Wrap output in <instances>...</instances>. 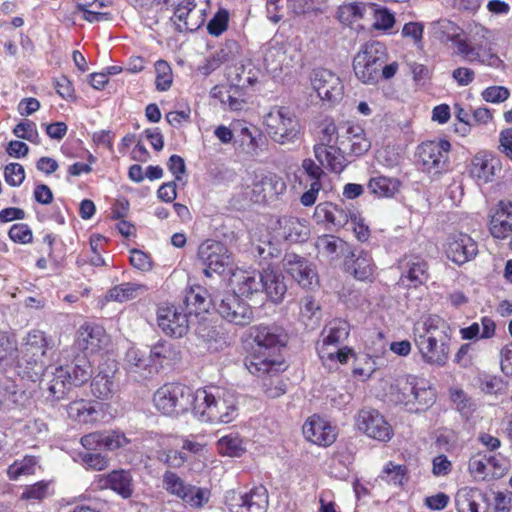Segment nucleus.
Returning <instances> with one entry per match:
<instances>
[{
  "mask_svg": "<svg viewBox=\"0 0 512 512\" xmlns=\"http://www.w3.org/2000/svg\"><path fill=\"white\" fill-rule=\"evenodd\" d=\"M436 401V390L424 379L417 380L409 412L419 413L429 409Z\"/></svg>",
  "mask_w": 512,
  "mask_h": 512,
  "instance_id": "37",
  "label": "nucleus"
},
{
  "mask_svg": "<svg viewBox=\"0 0 512 512\" xmlns=\"http://www.w3.org/2000/svg\"><path fill=\"white\" fill-rule=\"evenodd\" d=\"M211 498V491L206 487H199L187 483L180 499L187 507L193 509H202Z\"/></svg>",
  "mask_w": 512,
  "mask_h": 512,
  "instance_id": "47",
  "label": "nucleus"
},
{
  "mask_svg": "<svg viewBox=\"0 0 512 512\" xmlns=\"http://www.w3.org/2000/svg\"><path fill=\"white\" fill-rule=\"evenodd\" d=\"M150 351L157 367L163 366L164 363L178 362L182 358L180 346L169 341H159L150 348Z\"/></svg>",
  "mask_w": 512,
  "mask_h": 512,
  "instance_id": "40",
  "label": "nucleus"
},
{
  "mask_svg": "<svg viewBox=\"0 0 512 512\" xmlns=\"http://www.w3.org/2000/svg\"><path fill=\"white\" fill-rule=\"evenodd\" d=\"M450 148L446 140L423 142L416 150L417 164L423 172L439 175L448 169Z\"/></svg>",
  "mask_w": 512,
  "mask_h": 512,
  "instance_id": "8",
  "label": "nucleus"
},
{
  "mask_svg": "<svg viewBox=\"0 0 512 512\" xmlns=\"http://www.w3.org/2000/svg\"><path fill=\"white\" fill-rule=\"evenodd\" d=\"M38 460L34 456H25L21 460H16L7 469V475L10 480H17L21 476H28L35 473Z\"/></svg>",
  "mask_w": 512,
  "mask_h": 512,
  "instance_id": "53",
  "label": "nucleus"
},
{
  "mask_svg": "<svg viewBox=\"0 0 512 512\" xmlns=\"http://www.w3.org/2000/svg\"><path fill=\"white\" fill-rule=\"evenodd\" d=\"M350 255L351 263L346 259V265L348 269L353 273L354 277L359 280H367L373 275L374 266L372 264V259L367 252L359 251L354 252L350 251L346 255V258Z\"/></svg>",
  "mask_w": 512,
  "mask_h": 512,
  "instance_id": "38",
  "label": "nucleus"
},
{
  "mask_svg": "<svg viewBox=\"0 0 512 512\" xmlns=\"http://www.w3.org/2000/svg\"><path fill=\"white\" fill-rule=\"evenodd\" d=\"M355 424L359 431L380 442H388L394 432L385 417L376 409L365 407L358 411Z\"/></svg>",
  "mask_w": 512,
  "mask_h": 512,
  "instance_id": "12",
  "label": "nucleus"
},
{
  "mask_svg": "<svg viewBox=\"0 0 512 512\" xmlns=\"http://www.w3.org/2000/svg\"><path fill=\"white\" fill-rule=\"evenodd\" d=\"M157 72L155 85L159 91H166L171 87L172 84V73L170 66L164 60H159L155 64Z\"/></svg>",
  "mask_w": 512,
  "mask_h": 512,
  "instance_id": "59",
  "label": "nucleus"
},
{
  "mask_svg": "<svg viewBox=\"0 0 512 512\" xmlns=\"http://www.w3.org/2000/svg\"><path fill=\"white\" fill-rule=\"evenodd\" d=\"M229 13L225 9H220L207 24L209 34L213 36L221 35L228 27Z\"/></svg>",
  "mask_w": 512,
  "mask_h": 512,
  "instance_id": "61",
  "label": "nucleus"
},
{
  "mask_svg": "<svg viewBox=\"0 0 512 512\" xmlns=\"http://www.w3.org/2000/svg\"><path fill=\"white\" fill-rule=\"evenodd\" d=\"M188 315L180 306L163 305L157 309V323L165 335L182 338L189 331Z\"/></svg>",
  "mask_w": 512,
  "mask_h": 512,
  "instance_id": "14",
  "label": "nucleus"
},
{
  "mask_svg": "<svg viewBox=\"0 0 512 512\" xmlns=\"http://www.w3.org/2000/svg\"><path fill=\"white\" fill-rule=\"evenodd\" d=\"M188 482L182 479L177 473L166 471L163 474V488L170 494L179 498Z\"/></svg>",
  "mask_w": 512,
  "mask_h": 512,
  "instance_id": "57",
  "label": "nucleus"
},
{
  "mask_svg": "<svg viewBox=\"0 0 512 512\" xmlns=\"http://www.w3.org/2000/svg\"><path fill=\"white\" fill-rule=\"evenodd\" d=\"M417 380V377L409 375L398 380L397 384L392 387L391 395L395 404L403 405L407 411H409V407L412 405Z\"/></svg>",
  "mask_w": 512,
  "mask_h": 512,
  "instance_id": "43",
  "label": "nucleus"
},
{
  "mask_svg": "<svg viewBox=\"0 0 512 512\" xmlns=\"http://www.w3.org/2000/svg\"><path fill=\"white\" fill-rule=\"evenodd\" d=\"M398 268L401 272L398 284L405 288H416L428 280V264L418 255H405Z\"/></svg>",
  "mask_w": 512,
  "mask_h": 512,
  "instance_id": "17",
  "label": "nucleus"
},
{
  "mask_svg": "<svg viewBox=\"0 0 512 512\" xmlns=\"http://www.w3.org/2000/svg\"><path fill=\"white\" fill-rule=\"evenodd\" d=\"M215 308L226 321L239 326H245L253 320L251 306L236 293L227 292L215 299Z\"/></svg>",
  "mask_w": 512,
  "mask_h": 512,
  "instance_id": "13",
  "label": "nucleus"
},
{
  "mask_svg": "<svg viewBox=\"0 0 512 512\" xmlns=\"http://www.w3.org/2000/svg\"><path fill=\"white\" fill-rule=\"evenodd\" d=\"M279 374H265L260 377L263 380L262 387L264 393L269 398H277L286 392V384L279 378Z\"/></svg>",
  "mask_w": 512,
  "mask_h": 512,
  "instance_id": "56",
  "label": "nucleus"
},
{
  "mask_svg": "<svg viewBox=\"0 0 512 512\" xmlns=\"http://www.w3.org/2000/svg\"><path fill=\"white\" fill-rule=\"evenodd\" d=\"M196 335L210 350H218L225 344L224 337L217 330L216 326L208 322H200L196 328Z\"/></svg>",
  "mask_w": 512,
  "mask_h": 512,
  "instance_id": "49",
  "label": "nucleus"
},
{
  "mask_svg": "<svg viewBox=\"0 0 512 512\" xmlns=\"http://www.w3.org/2000/svg\"><path fill=\"white\" fill-rule=\"evenodd\" d=\"M405 474L406 469L404 466L396 465L390 461L384 466L380 477L389 484L402 485Z\"/></svg>",
  "mask_w": 512,
  "mask_h": 512,
  "instance_id": "58",
  "label": "nucleus"
},
{
  "mask_svg": "<svg viewBox=\"0 0 512 512\" xmlns=\"http://www.w3.org/2000/svg\"><path fill=\"white\" fill-rule=\"evenodd\" d=\"M158 459L171 468H180L184 465L185 462L188 461V454L185 452L169 449L160 451L158 454Z\"/></svg>",
  "mask_w": 512,
  "mask_h": 512,
  "instance_id": "60",
  "label": "nucleus"
},
{
  "mask_svg": "<svg viewBox=\"0 0 512 512\" xmlns=\"http://www.w3.org/2000/svg\"><path fill=\"white\" fill-rule=\"evenodd\" d=\"M490 31L483 26H475L467 40L456 42L457 53L468 62H478L494 69L504 70L505 62L485 43Z\"/></svg>",
  "mask_w": 512,
  "mask_h": 512,
  "instance_id": "4",
  "label": "nucleus"
},
{
  "mask_svg": "<svg viewBox=\"0 0 512 512\" xmlns=\"http://www.w3.org/2000/svg\"><path fill=\"white\" fill-rule=\"evenodd\" d=\"M497 170H500V161L497 158L479 153L472 159L470 175L479 183L486 184L494 179Z\"/></svg>",
  "mask_w": 512,
  "mask_h": 512,
  "instance_id": "28",
  "label": "nucleus"
},
{
  "mask_svg": "<svg viewBox=\"0 0 512 512\" xmlns=\"http://www.w3.org/2000/svg\"><path fill=\"white\" fill-rule=\"evenodd\" d=\"M315 248L318 254L328 257L336 258L341 253L346 256L350 247L349 245L338 237L332 235H323L317 238Z\"/></svg>",
  "mask_w": 512,
  "mask_h": 512,
  "instance_id": "42",
  "label": "nucleus"
},
{
  "mask_svg": "<svg viewBox=\"0 0 512 512\" xmlns=\"http://www.w3.org/2000/svg\"><path fill=\"white\" fill-rule=\"evenodd\" d=\"M432 29L433 33L438 39L451 40L454 41L455 43L458 40H461L460 38H458L459 27L450 20L441 19L439 21H436L432 23Z\"/></svg>",
  "mask_w": 512,
  "mask_h": 512,
  "instance_id": "55",
  "label": "nucleus"
},
{
  "mask_svg": "<svg viewBox=\"0 0 512 512\" xmlns=\"http://www.w3.org/2000/svg\"><path fill=\"white\" fill-rule=\"evenodd\" d=\"M238 292L246 297L252 296L261 291L263 283V272L241 271L234 274Z\"/></svg>",
  "mask_w": 512,
  "mask_h": 512,
  "instance_id": "45",
  "label": "nucleus"
},
{
  "mask_svg": "<svg viewBox=\"0 0 512 512\" xmlns=\"http://www.w3.org/2000/svg\"><path fill=\"white\" fill-rule=\"evenodd\" d=\"M490 232L495 238L504 239L512 233V202L501 200L491 216Z\"/></svg>",
  "mask_w": 512,
  "mask_h": 512,
  "instance_id": "30",
  "label": "nucleus"
},
{
  "mask_svg": "<svg viewBox=\"0 0 512 512\" xmlns=\"http://www.w3.org/2000/svg\"><path fill=\"white\" fill-rule=\"evenodd\" d=\"M46 368V355L31 356L29 359L24 353L18 354L17 371L22 378L37 382Z\"/></svg>",
  "mask_w": 512,
  "mask_h": 512,
  "instance_id": "34",
  "label": "nucleus"
},
{
  "mask_svg": "<svg viewBox=\"0 0 512 512\" xmlns=\"http://www.w3.org/2000/svg\"><path fill=\"white\" fill-rule=\"evenodd\" d=\"M400 186L396 178L375 175L370 178L367 188L371 194L379 198L393 197Z\"/></svg>",
  "mask_w": 512,
  "mask_h": 512,
  "instance_id": "48",
  "label": "nucleus"
},
{
  "mask_svg": "<svg viewBox=\"0 0 512 512\" xmlns=\"http://www.w3.org/2000/svg\"><path fill=\"white\" fill-rule=\"evenodd\" d=\"M13 133L18 138L25 139L34 143H36L39 138L36 124L30 120H25L18 123L13 129Z\"/></svg>",
  "mask_w": 512,
  "mask_h": 512,
  "instance_id": "64",
  "label": "nucleus"
},
{
  "mask_svg": "<svg viewBox=\"0 0 512 512\" xmlns=\"http://www.w3.org/2000/svg\"><path fill=\"white\" fill-rule=\"evenodd\" d=\"M313 219L318 224L331 225L336 228L345 226L349 220V212L331 202L319 203L314 210Z\"/></svg>",
  "mask_w": 512,
  "mask_h": 512,
  "instance_id": "29",
  "label": "nucleus"
},
{
  "mask_svg": "<svg viewBox=\"0 0 512 512\" xmlns=\"http://www.w3.org/2000/svg\"><path fill=\"white\" fill-rule=\"evenodd\" d=\"M4 179L10 186H20L25 179L24 167L19 163L7 164L4 168Z\"/></svg>",
  "mask_w": 512,
  "mask_h": 512,
  "instance_id": "62",
  "label": "nucleus"
},
{
  "mask_svg": "<svg viewBox=\"0 0 512 512\" xmlns=\"http://www.w3.org/2000/svg\"><path fill=\"white\" fill-rule=\"evenodd\" d=\"M225 502L230 512H267L268 492L260 485L253 487L248 492H228Z\"/></svg>",
  "mask_w": 512,
  "mask_h": 512,
  "instance_id": "11",
  "label": "nucleus"
},
{
  "mask_svg": "<svg viewBox=\"0 0 512 512\" xmlns=\"http://www.w3.org/2000/svg\"><path fill=\"white\" fill-rule=\"evenodd\" d=\"M385 59L386 48L382 43L378 41L365 43L353 60L355 76L364 84H376Z\"/></svg>",
  "mask_w": 512,
  "mask_h": 512,
  "instance_id": "7",
  "label": "nucleus"
},
{
  "mask_svg": "<svg viewBox=\"0 0 512 512\" xmlns=\"http://www.w3.org/2000/svg\"><path fill=\"white\" fill-rule=\"evenodd\" d=\"M64 369L68 370L75 386H80L87 382L92 375V365L87 354L77 353L72 355V359L62 364Z\"/></svg>",
  "mask_w": 512,
  "mask_h": 512,
  "instance_id": "36",
  "label": "nucleus"
},
{
  "mask_svg": "<svg viewBox=\"0 0 512 512\" xmlns=\"http://www.w3.org/2000/svg\"><path fill=\"white\" fill-rule=\"evenodd\" d=\"M485 501V495L477 488L463 487L455 496L458 512H480V503Z\"/></svg>",
  "mask_w": 512,
  "mask_h": 512,
  "instance_id": "39",
  "label": "nucleus"
},
{
  "mask_svg": "<svg viewBox=\"0 0 512 512\" xmlns=\"http://www.w3.org/2000/svg\"><path fill=\"white\" fill-rule=\"evenodd\" d=\"M445 253L449 260L462 265L477 255L478 245L468 234L454 233L447 238Z\"/></svg>",
  "mask_w": 512,
  "mask_h": 512,
  "instance_id": "20",
  "label": "nucleus"
},
{
  "mask_svg": "<svg viewBox=\"0 0 512 512\" xmlns=\"http://www.w3.org/2000/svg\"><path fill=\"white\" fill-rule=\"evenodd\" d=\"M39 381L41 388L48 391L49 395L55 400L63 399L75 386L68 370L64 369L62 365L47 367Z\"/></svg>",
  "mask_w": 512,
  "mask_h": 512,
  "instance_id": "21",
  "label": "nucleus"
},
{
  "mask_svg": "<svg viewBox=\"0 0 512 512\" xmlns=\"http://www.w3.org/2000/svg\"><path fill=\"white\" fill-rule=\"evenodd\" d=\"M283 267L288 274L303 288H309L317 280V274L311 263L295 254L286 253L283 259Z\"/></svg>",
  "mask_w": 512,
  "mask_h": 512,
  "instance_id": "24",
  "label": "nucleus"
},
{
  "mask_svg": "<svg viewBox=\"0 0 512 512\" xmlns=\"http://www.w3.org/2000/svg\"><path fill=\"white\" fill-rule=\"evenodd\" d=\"M194 411L201 419L211 423H230L238 415L234 392L221 387H205L196 390Z\"/></svg>",
  "mask_w": 512,
  "mask_h": 512,
  "instance_id": "3",
  "label": "nucleus"
},
{
  "mask_svg": "<svg viewBox=\"0 0 512 512\" xmlns=\"http://www.w3.org/2000/svg\"><path fill=\"white\" fill-rule=\"evenodd\" d=\"M495 463V457L477 453L470 458L468 469L474 479L484 480L489 474V468L494 466Z\"/></svg>",
  "mask_w": 512,
  "mask_h": 512,
  "instance_id": "50",
  "label": "nucleus"
},
{
  "mask_svg": "<svg viewBox=\"0 0 512 512\" xmlns=\"http://www.w3.org/2000/svg\"><path fill=\"white\" fill-rule=\"evenodd\" d=\"M284 179L272 172L256 174L252 182L251 199L255 203H264L277 198L286 191Z\"/></svg>",
  "mask_w": 512,
  "mask_h": 512,
  "instance_id": "16",
  "label": "nucleus"
},
{
  "mask_svg": "<svg viewBox=\"0 0 512 512\" xmlns=\"http://www.w3.org/2000/svg\"><path fill=\"white\" fill-rule=\"evenodd\" d=\"M310 81L313 89L322 100L335 102L343 94L340 78L331 70L316 68L312 71Z\"/></svg>",
  "mask_w": 512,
  "mask_h": 512,
  "instance_id": "18",
  "label": "nucleus"
},
{
  "mask_svg": "<svg viewBox=\"0 0 512 512\" xmlns=\"http://www.w3.org/2000/svg\"><path fill=\"white\" fill-rule=\"evenodd\" d=\"M218 451L222 455L240 457L245 452L243 440L237 434L221 437L217 442Z\"/></svg>",
  "mask_w": 512,
  "mask_h": 512,
  "instance_id": "52",
  "label": "nucleus"
},
{
  "mask_svg": "<svg viewBox=\"0 0 512 512\" xmlns=\"http://www.w3.org/2000/svg\"><path fill=\"white\" fill-rule=\"evenodd\" d=\"M215 299H218V296H212L206 288L196 285L186 291L184 303L189 314H199L208 312L211 306L215 307Z\"/></svg>",
  "mask_w": 512,
  "mask_h": 512,
  "instance_id": "33",
  "label": "nucleus"
},
{
  "mask_svg": "<svg viewBox=\"0 0 512 512\" xmlns=\"http://www.w3.org/2000/svg\"><path fill=\"white\" fill-rule=\"evenodd\" d=\"M370 13L374 15L373 27L376 30H388L393 27L395 17L386 8L376 9L373 5V11H370Z\"/></svg>",
  "mask_w": 512,
  "mask_h": 512,
  "instance_id": "63",
  "label": "nucleus"
},
{
  "mask_svg": "<svg viewBox=\"0 0 512 512\" xmlns=\"http://www.w3.org/2000/svg\"><path fill=\"white\" fill-rule=\"evenodd\" d=\"M261 291L266 293L267 298L271 302L275 304L281 303L287 292V285L282 273L270 267L264 269Z\"/></svg>",
  "mask_w": 512,
  "mask_h": 512,
  "instance_id": "32",
  "label": "nucleus"
},
{
  "mask_svg": "<svg viewBox=\"0 0 512 512\" xmlns=\"http://www.w3.org/2000/svg\"><path fill=\"white\" fill-rule=\"evenodd\" d=\"M198 260L202 264L203 273L210 278L212 275H222L232 264V253L227 246L216 240H205L198 247Z\"/></svg>",
  "mask_w": 512,
  "mask_h": 512,
  "instance_id": "9",
  "label": "nucleus"
},
{
  "mask_svg": "<svg viewBox=\"0 0 512 512\" xmlns=\"http://www.w3.org/2000/svg\"><path fill=\"white\" fill-rule=\"evenodd\" d=\"M337 143L339 150L352 157H359L369 151L371 142L367 138L364 129L359 125H347L341 127Z\"/></svg>",
  "mask_w": 512,
  "mask_h": 512,
  "instance_id": "19",
  "label": "nucleus"
},
{
  "mask_svg": "<svg viewBox=\"0 0 512 512\" xmlns=\"http://www.w3.org/2000/svg\"><path fill=\"white\" fill-rule=\"evenodd\" d=\"M305 438L319 446H329L336 440L335 428L320 416H311L303 425Z\"/></svg>",
  "mask_w": 512,
  "mask_h": 512,
  "instance_id": "26",
  "label": "nucleus"
},
{
  "mask_svg": "<svg viewBox=\"0 0 512 512\" xmlns=\"http://www.w3.org/2000/svg\"><path fill=\"white\" fill-rule=\"evenodd\" d=\"M255 347L246 357L245 366L256 377L265 374L275 375L285 370L281 349L285 347L288 336L284 328L276 325H257L250 333Z\"/></svg>",
  "mask_w": 512,
  "mask_h": 512,
  "instance_id": "1",
  "label": "nucleus"
},
{
  "mask_svg": "<svg viewBox=\"0 0 512 512\" xmlns=\"http://www.w3.org/2000/svg\"><path fill=\"white\" fill-rule=\"evenodd\" d=\"M414 343L424 362L444 366L450 354V327L438 315H428L413 327Z\"/></svg>",
  "mask_w": 512,
  "mask_h": 512,
  "instance_id": "2",
  "label": "nucleus"
},
{
  "mask_svg": "<svg viewBox=\"0 0 512 512\" xmlns=\"http://www.w3.org/2000/svg\"><path fill=\"white\" fill-rule=\"evenodd\" d=\"M264 124L271 140L280 145L295 143L303 134L299 118L284 106L272 108L265 116Z\"/></svg>",
  "mask_w": 512,
  "mask_h": 512,
  "instance_id": "6",
  "label": "nucleus"
},
{
  "mask_svg": "<svg viewBox=\"0 0 512 512\" xmlns=\"http://www.w3.org/2000/svg\"><path fill=\"white\" fill-rule=\"evenodd\" d=\"M148 291L145 284L137 282H125L114 286L108 292V299L117 302L133 300L144 295Z\"/></svg>",
  "mask_w": 512,
  "mask_h": 512,
  "instance_id": "44",
  "label": "nucleus"
},
{
  "mask_svg": "<svg viewBox=\"0 0 512 512\" xmlns=\"http://www.w3.org/2000/svg\"><path fill=\"white\" fill-rule=\"evenodd\" d=\"M314 154L316 159L321 163V165L326 162L328 169L333 173H341L350 160L345 152L339 150V144L336 146L324 147L323 145H315L314 146Z\"/></svg>",
  "mask_w": 512,
  "mask_h": 512,
  "instance_id": "31",
  "label": "nucleus"
},
{
  "mask_svg": "<svg viewBox=\"0 0 512 512\" xmlns=\"http://www.w3.org/2000/svg\"><path fill=\"white\" fill-rule=\"evenodd\" d=\"M164 4L173 8V16L171 20L176 25L177 30L194 31L201 22L198 20L193 21L196 15L201 14L209 4V0H162Z\"/></svg>",
  "mask_w": 512,
  "mask_h": 512,
  "instance_id": "10",
  "label": "nucleus"
},
{
  "mask_svg": "<svg viewBox=\"0 0 512 512\" xmlns=\"http://www.w3.org/2000/svg\"><path fill=\"white\" fill-rule=\"evenodd\" d=\"M196 391L181 383H166L153 395L154 407L164 415L178 416L194 410Z\"/></svg>",
  "mask_w": 512,
  "mask_h": 512,
  "instance_id": "5",
  "label": "nucleus"
},
{
  "mask_svg": "<svg viewBox=\"0 0 512 512\" xmlns=\"http://www.w3.org/2000/svg\"><path fill=\"white\" fill-rule=\"evenodd\" d=\"M317 349L319 357L321 358L324 365H327L328 361L332 363L345 364L347 363L349 356L352 354V349L348 347H318Z\"/></svg>",
  "mask_w": 512,
  "mask_h": 512,
  "instance_id": "54",
  "label": "nucleus"
},
{
  "mask_svg": "<svg viewBox=\"0 0 512 512\" xmlns=\"http://www.w3.org/2000/svg\"><path fill=\"white\" fill-rule=\"evenodd\" d=\"M117 390L114 382V371H99L91 382L92 394L102 400L110 399Z\"/></svg>",
  "mask_w": 512,
  "mask_h": 512,
  "instance_id": "41",
  "label": "nucleus"
},
{
  "mask_svg": "<svg viewBox=\"0 0 512 512\" xmlns=\"http://www.w3.org/2000/svg\"><path fill=\"white\" fill-rule=\"evenodd\" d=\"M124 368L136 381L151 378L158 372V368L154 364L151 351L137 347H131L127 350L124 359Z\"/></svg>",
  "mask_w": 512,
  "mask_h": 512,
  "instance_id": "15",
  "label": "nucleus"
},
{
  "mask_svg": "<svg viewBox=\"0 0 512 512\" xmlns=\"http://www.w3.org/2000/svg\"><path fill=\"white\" fill-rule=\"evenodd\" d=\"M100 488H109L120 495L123 499L131 498L134 490V480L128 470H113L99 480Z\"/></svg>",
  "mask_w": 512,
  "mask_h": 512,
  "instance_id": "27",
  "label": "nucleus"
},
{
  "mask_svg": "<svg viewBox=\"0 0 512 512\" xmlns=\"http://www.w3.org/2000/svg\"><path fill=\"white\" fill-rule=\"evenodd\" d=\"M109 337L103 327L93 324L82 325L77 333L75 346L83 354L96 353L108 345Z\"/></svg>",
  "mask_w": 512,
  "mask_h": 512,
  "instance_id": "23",
  "label": "nucleus"
},
{
  "mask_svg": "<svg viewBox=\"0 0 512 512\" xmlns=\"http://www.w3.org/2000/svg\"><path fill=\"white\" fill-rule=\"evenodd\" d=\"M67 412L71 419L84 424L94 421V415L97 413L91 403L85 400L73 401L69 404Z\"/></svg>",
  "mask_w": 512,
  "mask_h": 512,
  "instance_id": "51",
  "label": "nucleus"
},
{
  "mask_svg": "<svg viewBox=\"0 0 512 512\" xmlns=\"http://www.w3.org/2000/svg\"><path fill=\"white\" fill-rule=\"evenodd\" d=\"M275 241H288L297 243L304 241L309 235V229L305 221L297 217L284 215L279 217L272 225Z\"/></svg>",
  "mask_w": 512,
  "mask_h": 512,
  "instance_id": "22",
  "label": "nucleus"
},
{
  "mask_svg": "<svg viewBox=\"0 0 512 512\" xmlns=\"http://www.w3.org/2000/svg\"><path fill=\"white\" fill-rule=\"evenodd\" d=\"M350 324L343 319H333L324 327L321 338L322 344L319 347L337 348L349 336Z\"/></svg>",
  "mask_w": 512,
  "mask_h": 512,
  "instance_id": "35",
  "label": "nucleus"
},
{
  "mask_svg": "<svg viewBox=\"0 0 512 512\" xmlns=\"http://www.w3.org/2000/svg\"><path fill=\"white\" fill-rule=\"evenodd\" d=\"M48 342L45 333L40 330H32L23 338L19 353L25 357L46 355Z\"/></svg>",
  "mask_w": 512,
  "mask_h": 512,
  "instance_id": "46",
  "label": "nucleus"
},
{
  "mask_svg": "<svg viewBox=\"0 0 512 512\" xmlns=\"http://www.w3.org/2000/svg\"><path fill=\"white\" fill-rule=\"evenodd\" d=\"M321 163L317 164L311 158H306L302 161L301 169L304 180L310 182L309 188L300 197V203L305 207H310L315 204L319 191L322 189V178L325 172L321 167Z\"/></svg>",
  "mask_w": 512,
  "mask_h": 512,
  "instance_id": "25",
  "label": "nucleus"
}]
</instances>
